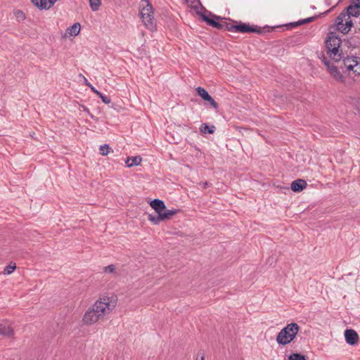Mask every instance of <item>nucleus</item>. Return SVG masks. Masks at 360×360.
Wrapping results in <instances>:
<instances>
[{
	"label": "nucleus",
	"instance_id": "obj_31",
	"mask_svg": "<svg viewBox=\"0 0 360 360\" xmlns=\"http://www.w3.org/2000/svg\"><path fill=\"white\" fill-rule=\"evenodd\" d=\"M84 82H85L86 85L88 86L91 89V87H94V86L88 82V80L85 77H84Z\"/></svg>",
	"mask_w": 360,
	"mask_h": 360
},
{
	"label": "nucleus",
	"instance_id": "obj_9",
	"mask_svg": "<svg viewBox=\"0 0 360 360\" xmlns=\"http://www.w3.org/2000/svg\"><path fill=\"white\" fill-rule=\"evenodd\" d=\"M195 91L198 95L200 96L204 101L209 102L213 108H218V103L212 98V97L209 94L206 89L198 86L195 89Z\"/></svg>",
	"mask_w": 360,
	"mask_h": 360
},
{
	"label": "nucleus",
	"instance_id": "obj_33",
	"mask_svg": "<svg viewBox=\"0 0 360 360\" xmlns=\"http://www.w3.org/2000/svg\"><path fill=\"white\" fill-rule=\"evenodd\" d=\"M49 1V5L51 6V7H52L54 4V3L57 1V0H48Z\"/></svg>",
	"mask_w": 360,
	"mask_h": 360
},
{
	"label": "nucleus",
	"instance_id": "obj_25",
	"mask_svg": "<svg viewBox=\"0 0 360 360\" xmlns=\"http://www.w3.org/2000/svg\"><path fill=\"white\" fill-rule=\"evenodd\" d=\"M51 6L49 5V1L48 0H39V8L41 10L45 9H49Z\"/></svg>",
	"mask_w": 360,
	"mask_h": 360
},
{
	"label": "nucleus",
	"instance_id": "obj_15",
	"mask_svg": "<svg viewBox=\"0 0 360 360\" xmlns=\"http://www.w3.org/2000/svg\"><path fill=\"white\" fill-rule=\"evenodd\" d=\"M200 15L202 17V18L203 19V20L205 21L209 25L221 30V28L222 27V23L217 22L214 19H212V18H209L204 13H200Z\"/></svg>",
	"mask_w": 360,
	"mask_h": 360
},
{
	"label": "nucleus",
	"instance_id": "obj_2",
	"mask_svg": "<svg viewBox=\"0 0 360 360\" xmlns=\"http://www.w3.org/2000/svg\"><path fill=\"white\" fill-rule=\"evenodd\" d=\"M117 299L113 296H104L98 300L88 310L83 316V321L85 324L91 325L109 314L116 307Z\"/></svg>",
	"mask_w": 360,
	"mask_h": 360
},
{
	"label": "nucleus",
	"instance_id": "obj_26",
	"mask_svg": "<svg viewBox=\"0 0 360 360\" xmlns=\"http://www.w3.org/2000/svg\"><path fill=\"white\" fill-rule=\"evenodd\" d=\"M14 13H15L16 18L19 21L23 20L25 18V15L24 13L21 11L18 10Z\"/></svg>",
	"mask_w": 360,
	"mask_h": 360
},
{
	"label": "nucleus",
	"instance_id": "obj_34",
	"mask_svg": "<svg viewBox=\"0 0 360 360\" xmlns=\"http://www.w3.org/2000/svg\"><path fill=\"white\" fill-rule=\"evenodd\" d=\"M82 108L84 109V110L85 112H86L87 113L90 114L89 110L86 107H85L84 105H82Z\"/></svg>",
	"mask_w": 360,
	"mask_h": 360
},
{
	"label": "nucleus",
	"instance_id": "obj_23",
	"mask_svg": "<svg viewBox=\"0 0 360 360\" xmlns=\"http://www.w3.org/2000/svg\"><path fill=\"white\" fill-rule=\"evenodd\" d=\"M16 266L15 263H11L9 265L6 266L4 268V274H11L15 269Z\"/></svg>",
	"mask_w": 360,
	"mask_h": 360
},
{
	"label": "nucleus",
	"instance_id": "obj_36",
	"mask_svg": "<svg viewBox=\"0 0 360 360\" xmlns=\"http://www.w3.org/2000/svg\"><path fill=\"white\" fill-rule=\"evenodd\" d=\"M213 16H214V18L215 19H217V20H218V19H219V18H220L219 16H217V15H213Z\"/></svg>",
	"mask_w": 360,
	"mask_h": 360
},
{
	"label": "nucleus",
	"instance_id": "obj_16",
	"mask_svg": "<svg viewBox=\"0 0 360 360\" xmlns=\"http://www.w3.org/2000/svg\"><path fill=\"white\" fill-rule=\"evenodd\" d=\"M142 158L140 156L130 157L127 159L125 164L127 167H131L133 166L139 165L141 162Z\"/></svg>",
	"mask_w": 360,
	"mask_h": 360
},
{
	"label": "nucleus",
	"instance_id": "obj_29",
	"mask_svg": "<svg viewBox=\"0 0 360 360\" xmlns=\"http://www.w3.org/2000/svg\"><path fill=\"white\" fill-rule=\"evenodd\" d=\"M199 185H200L202 188H206L207 187L210 186V184H209L207 181L200 182V183L199 184Z\"/></svg>",
	"mask_w": 360,
	"mask_h": 360
},
{
	"label": "nucleus",
	"instance_id": "obj_24",
	"mask_svg": "<svg viewBox=\"0 0 360 360\" xmlns=\"http://www.w3.org/2000/svg\"><path fill=\"white\" fill-rule=\"evenodd\" d=\"M99 150L102 155H107L110 152V147L108 144H104L100 146Z\"/></svg>",
	"mask_w": 360,
	"mask_h": 360
},
{
	"label": "nucleus",
	"instance_id": "obj_32",
	"mask_svg": "<svg viewBox=\"0 0 360 360\" xmlns=\"http://www.w3.org/2000/svg\"><path fill=\"white\" fill-rule=\"evenodd\" d=\"M91 91L94 92L97 96L100 95L101 92L96 90L94 87H91Z\"/></svg>",
	"mask_w": 360,
	"mask_h": 360
},
{
	"label": "nucleus",
	"instance_id": "obj_17",
	"mask_svg": "<svg viewBox=\"0 0 360 360\" xmlns=\"http://www.w3.org/2000/svg\"><path fill=\"white\" fill-rule=\"evenodd\" d=\"M80 25L78 22L73 24L71 27L68 28L67 32L70 35L75 37L79 34L80 31Z\"/></svg>",
	"mask_w": 360,
	"mask_h": 360
},
{
	"label": "nucleus",
	"instance_id": "obj_11",
	"mask_svg": "<svg viewBox=\"0 0 360 360\" xmlns=\"http://www.w3.org/2000/svg\"><path fill=\"white\" fill-rule=\"evenodd\" d=\"M346 342L350 345H354L358 342L359 335L357 333L352 329H347L345 331Z\"/></svg>",
	"mask_w": 360,
	"mask_h": 360
},
{
	"label": "nucleus",
	"instance_id": "obj_12",
	"mask_svg": "<svg viewBox=\"0 0 360 360\" xmlns=\"http://www.w3.org/2000/svg\"><path fill=\"white\" fill-rule=\"evenodd\" d=\"M345 13L348 14L349 18H351V16L359 17L360 15V4L352 2L346 10H345Z\"/></svg>",
	"mask_w": 360,
	"mask_h": 360
},
{
	"label": "nucleus",
	"instance_id": "obj_1",
	"mask_svg": "<svg viewBox=\"0 0 360 360\" xmlns=\"http://www.w3.org/2000/svg\"><path fill=\"white\" fill-rule=\"evenodd\" d=\"M325 44L326 55L321 53L319 58L321 60L331 77L337 81L343 82L344 77L340 70L343 71V67L340 62L344 58L340 49L342 44L341 39L335 32H330L328 34Z\"/></svg>",
	"mask_w": 360,
	"mask_h": 360
},
{
	"label": "nucleus",
	"instance_id": "obj_28",
	"mask_svg": "<svg viewBox=\"0 0 360 360\" xmlns=\"http://www.w3.org/2000/svg\"><path fill=\"white\" fill-rule=\"evenodd\" d=\"M98 96L101 98L102 101L105 104H109L111 103V99L110 97L104 96L103 94H100Z\"/></svg>",
	"mask_w": 360,
	"mask_h": 360
},
{
	"label": "nucleus",
	"instance_id": "obj_3",
	"mask_svg": "<svg viewBox=\"0 0 360 360\" xmlns=\"http://www.w3.org/2000/svg\"><path fill=\"white\" fill-rule=\"evenodd\" d=\"M140 17L143 25L149 30L153 31L156 28V22L153 16V8L148 0H142L140 5Z\"/></svg>",
	"mask_w": 360,
	"mask_h": 360
},
{
	"label": "nucleus",
	"instance_id": "obj_13",
	"mask_svg": "<svg viewBox=\"0 0 360 360\" xmlns=\"http://www.w3.org/2000/svg\"><path fill=\"white\" fill-rule=\"evenodd\" d=\"M150 207L155 210L158 214H160L166 208L165 202L159 199H154L150 202Z\"/></svg>",
	"mask_w": 360,
	"mask_h": 360
},
{
	"label": "nucleus",
	"instance_id": "obj_19",
	"mask_svg": "<svg viewBox=\"0 0 360 360\" xmlns=\"http://www.w3.org/2000/svg\"><path fill=\"white\" fill-rule=\"evenodd\" d=\"M314 17H310V18H305L304 20H299L298 22H291L290 24V25L292 27H295L297 25H303V24H305V23H308V22H311L314 20Z\"/></svg>",
	"mask_w": 360,
	"mask_h": 360
},
{
	"label": "nucleus",
	"instance_id": "obj_20",
	"mask_svg": "<svg viewBox=\"0 0 360 360\" xmlns=\"http://www.w3.org/2000/svg\"><path fill=\"white\" fill-rule=\"evenodd\" d=\"M235 27L236 25H233V23L224 22H222V27L221 30L236 32Z\"/></svg>",
	"mask_w": 360,
	"mask_h": 360
},
{
	"label": "nucleus",
	"instance_id": "obj_35",
	"mask_svg": "<svg viewBox=\"0 0 360 360\" xmlns=\"http://www.w3.org/2000/svg\"><path fill=\"white\" fill-rule=\"evenodd\" d=\"M352 2H356V4H360V0H353Z\"/></svg>",
	"mask_w": 360,
	"mask_h": 360
},
{
	"label": "nucleus",
	"instance_id": "obj_14",
	"mask_svg": "<svg viewBox=\"0 0 360 360\" xmlns=\"http://www.w3.org/2000/svg\"><path fill=\"white\" fill-rule=\"evenodd\" d=\"M307 185L304 180L298 179L291 183V189L295 192H300L306 188Z\"/></svg>",
	"mask_w": 360,
	"mask_h": 360
},
{
	"label": "nucleus",
	"instance_id": "obj_27",
	"mask_svg": "<svg viewBox=\"0 0 360 360\" xmlns=\"http://www.w3.org/2000/svg\"><path fill=\"white\" fill-rule=\"evenodd\" d=\"M103 270L105 273L112 274L115 272V266L113 264H110L104 267Z\"/></svg>",
	"mask_w": 360,
	"mask_h": 360
},
{
	"label": "nucleus",
	"instance_id": "obj_7",
	"mask_svg": "<svg viewBox=\"0 0 360 360\" xmlns=\"http://www.w3.org/2000/svg\"><path fill=\"white\" fill-rule=\"evenodd\" d=\"M179 210H165L160 214H149L148 219L154 224H158L160 221L170 219L174 215L179 212Z\"/></svg>",
	"mask_w": 360,
	"mask_h": 360
},
{
	"label": "nucleus",
	"instance_id": "obj_21",
	"mask_svg": "<svg viewBox=\"0 0 360 360\" xmlns=\"http://www.w3.org/2000/svg\"><path fill=\"white\" fill-rule=\"evenodd\" d=\"M288 360H307L306 356L300 353H292L288 356Z\"/></svg>",
	"mask_w": 360,
	"mask_h": 360
},
{
	"label": "nucleus",
	"instance_id": "obj_30",
	"mask_svg": "<svg viewBox=\"0 0 360 360\" xmlns=\"http://www.w3.org/2000/svg\"><path fill=\"white\" fill-rule=\"evenodd\" d=\"M32 3L39 8V0H32Z\"/></svg>",
	"mask_w": 360,
	"mask_h": 360
},
{
	"label": "nucleus",
	"instance_id": "obj_4",
	"mask_svg": "<svg viewBox=\"0 0 360 360\" xmlns=\"http://www.w3.org/2000/svg\"><path fill=\"white\" fill-rule=\"evenodd\" d=\"M340 64L343 67V71L340 70L342 75L347 72L354 81L360 79V61L357 57L343 58Z\"/></svg>",
	"mask_w": 360,
	"mask_h": 360
},
{
	"label": "nucleus",
	"instance_id": "obj_8",
	"mask_svg": "<svg viewBox=\"0 0 360 360\" xmlns=\"http://www.w3.org/2000/svg\"><path fill=\"white\" fill-rule=\"evenodd\" d=\"M236 32L240 33H248V32H254V33H261V28L255 25H250L249 24H246L244 22H240L238 25H236L235 27Z\"/></svg>",
	"mask_w": 360,
	"mask_h": 360
},
{
	"label": "nucleus",
	"instance_id": "obj_18",
	"mask_svg": "<svg viewBox=\"0 0 360 360\" xmlns=\"http://www.w3.org/2000/svg\"><path fill=\"white\" fill-rule=\"evenodd\" d=\"M200 130L203 134H213L215 131V127L214 125L208 126L207 124L203 123L200 126Z\"/></svg>",
	"mask_w": 360,
	"mask_h": 360
},
{
	"label": "nucleus",
	"instance_id": "obj_37",
	"mask_svg": "<svg viewBox=\"0 0 360 360\" xmlns=\"http://www.w3.org/2000/svg\"><path fill=\"white\" fill-rule=\"evenodd\" d=\"M200 360H205V356H204V355H202V356H201Z\"/></svg>",
	"mask_w": 360,
	"mask_h": 360
},
{
	"label": "nucleus",
	"instance_id": "obj_5",
	"mask_svg": "<svg viewBox=\"0 0 360 360\" xmlns=\"http://www.w3.org/2000/svg\"><path fill=\"white\" fill-rule=\"evenodd\" d=\"M300 330V326L296 323L287 324L281 330L276 337V342L280 345L290 344L296 337Z\"/></svg>",
	"mask_w": 360,
	"mask_h": 360
},
{
	"label": "nucleus",
	"instance_id": "obj_22",
	"mask_svg": "<svg viewBox=\"0 0 360 360\" xmlns=\"http://www.w3.org/2000/svg\"><path fill=\"white\" fill-rule=\"evenodd\" d=\"M101 4V0H89L90 6L94 11H96L99 9Z\"/></svg>",
	"mask_w": 360,
	"mask_h": 360
},
{
	"label": "nucleus",
	"instance_id": "obj_10",
	"mask_svg": "<svg viewBox=\"0 0 360 360\" xmlns=\"http://www.w3.org/2000/svg\"><path fill=\"white\" fill-rule=\"evenodd\" d=\"M0 335L13 338L14 335V330L13 327L8 323L6 320L0 321Z\"/></svg>",
	"mask_w": 360,
	"mask_h": 360
},
{
	"label": "nucleus",
	"instance_id": "obj_6",
	"mask_svg": "<svg viewBox=\"0 0 360 360\" xmlns=\"http://www.w3.org/2000/svg\"><path fill=\"white\" fill-rule=\"evenodd\" d=\"M335 22L338 30L343 34L348 33L351 30V27L353 26L351 18L348 16V14L345 13V11L339 14Z\"/></svg>",
	"mask_w": 360,
	"mask_h": 360
}]
</instances>
